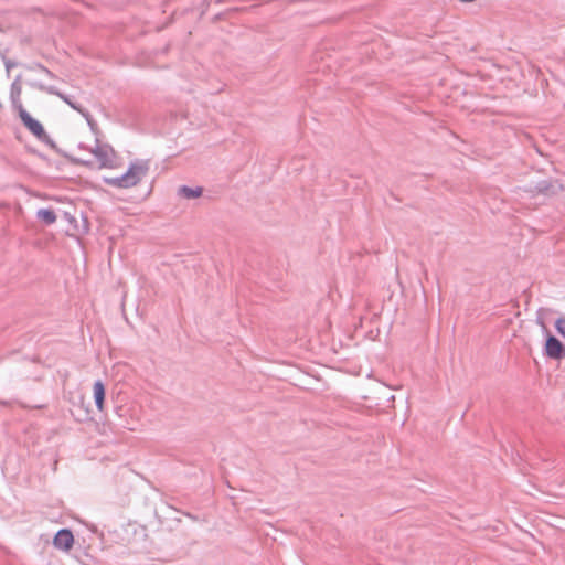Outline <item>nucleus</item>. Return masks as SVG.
Masks as SVG:
<instances>
[{"instance_id": "f257e3e1", "label": "nucleus", "mask_w": 565, "mask_h": 565, "mask_svg": "<svg viewBox=\"0 0 565 565\" xmlns=\"http://www.w3.org/2000/svg\"><path fill=\"white\" fill-rule=\"evenodd\" d=\"M148 162L145 160H137L129 166L128 170L124 174L105 178V182L114 188L129 189L138 185L148 174Z\"/></svg>"}, {"instance_id": "f03ea898", "label": "nucleus", "mask_w": 565, "mask_h": 565, "mask_svg": "<svg viewBox=\"0 0 565 565\" xmlns=\"http://www.w3.org/2000/svg\"><path fill=\"white\" fill-rule=\"evenodd\" d=\"M98 169H118L121 167L120 157L109 147H97L93 150Z\"/></svg>"}, {"instance_id": "7ed1b4c3", "label": "nucleus", "mask_w": 565, "mask_h": 565, "mask_svg": "<svg viewBox=\"0 0 565 565\" xmlns=\"http://www.w3.org/2000/svg\"><path fill=\"white\" fill-rule=\"evenodd\" d=\"M19 117L25 128L39 139H45L47 137L42 124L34 119L20 104L18 106Z\"/></svg>"}, {"instance_id": "20e7f679", "label": "nucleus", "mask_w": 565, "mask_h": 565, "mask_svg": "<svg viewBox=\"0 0 565 565\" xmlns=\"http://www.w3.org/2000/svg\"><path fill=\"white\" fill-rule=\"evenodd\" d=\"M53 545L57 550L68 552L74 545L73 533L67 529L60 530L53 539Z\"/></svg>"}, {"instance_id": "39448f33", "label": "nucleus", "mask_w": 565, "mask_h": 565, "mask_svg": "<svg viewBox=\"0 0 565 565\" xmlns=\"http://www.w3.org/2000/svg\"><path fill=\"white\" fill-rule=\"evenodd\" d=\"M545 353L552 359H561L565 354V348L556 337L550 335L546 339Z\"/></svg>"}, {"instance_id": "423d86ee", "label": "nucleus", "mask_w": 565, "mask_h": 565, "mask_svg": "<svg viewBox=\"0 0 565 565\" xmlns=\"http://www.w3.org/2000/svg\"><path fill=\"white\" fill-rule=\"evenodd\" d=\"M93 395L96 403V407L99 412L105 408V386L102 381H96L93 385Z\"/></svg>"}, {"instance_id": "0eeeda50", "label": "nucleus", "mask_w": 565, "mask_h": 565, "mask_svg": "<svg viewBox=\"0 0 565 565\" xmlns=\"http://www.w3.org/2000/svg\"><path fill=\"white\" fill-rule=\"evenodd\" d=\"M36 215L46 225H51L57 220V216L52 209H41L38 211Z\"/></svg>"}, {"instance_id": "6e6552de", "label": "nucleus", "mask_w": 565, "mask_h": 565, "mask_svg": "<svg viewBox=\"0 0 565 565\" xmlns=\"http://www.w3.org/2000/svg\"><path fill=\"white\" fill-rule=\"evenodd\" d=\"M180 193L186 198V199H195L202 195V188H189V186H182L180 189Z\"/></svg>"}, {"instance_id": "1a4fd4ad", "label": "nucleus", "mask_w": 565, "mask_h": 565, "mask_svg": "<svg viewBox=\"0 0 565 565\" xmlns=\"http://www.w3.org/2000/svg\"><path fill=\"white\" fill-rule=\"evenodd\" d=\"M555 329L563 338H565V316H561L556 319Z\"/></svg>"}]
</instances>
